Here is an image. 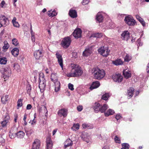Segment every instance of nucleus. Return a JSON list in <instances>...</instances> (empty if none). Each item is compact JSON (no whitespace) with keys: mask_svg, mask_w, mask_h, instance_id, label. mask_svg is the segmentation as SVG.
Here are the masks:
<instances>
[{"mask_svg":"<svg viewBox=\"0 0 149 149\" xmlns=\"http://www.w3.org/2000/svg\"><path fill=\"white\" fill-rule=\"evenodd\" d=\"M72 70L71 72L67 74L68 77H77L81 75L83 71L81 67L78 65L73 64L71 66Z\"/></svg>","mask_w":149,"mask_h":149,"instance_id":"f257e3e1","label":"nucleus"},{"mask_svg":"<svg viewBox=\"0 0 149 149\" xmlns=\"http://www.w3.org/2000/svg\"><path fill=\"white\" fill-rule=\"evenodd\" d=\"M94 72L95 78L98 79H101L104 77L105 74L103 70L98 68L95 70Z\"/></svg>","mask_w":149,"mask_h":149,"instance_id":"f03ea898","label":"nucleus"},{"mask_svg":"<svg viewBox=\"0 0 149 149\" xmlns=\"http://www.w3.org/2000/svg\"><path fill=\"white\" fill-rule=\"evenodd\" d=\"M43 74H39V79L40 80L39 87L41 90L44 89L46 86L45 81V79L44 78Z\"/></svg>","mask_w":149,"mask_h":149,"instance_id":"7ed1b4c3","label":"nucleus"},{"mask_svg":"<svg viewBox=\"0 0 149 149\" xmlns=\"http://www.w3.org/2000/svg\"><path fill=\"white\" fill-rule=\"evenodd\" d=\"M71 41V38L69 37L64 38L61 42L62 46L65 48H67L70 45Z\"/></svg>","mask_w":149,"mask_h":149,"instance_id":"20e7f679","label":"nucleus"},{"mask_svg":"<svg viewBox=\"0 0 149 149\" xmlns=\"http://www.w3.org/2000/svg\"><path fill=\"white\" fill-rule=\"evenodd\" d=\"M99 53L104 57H107L109 54V50L107 48H105L104 47L98 49Z\"/></svg>","mask_w":149,"mask_h":149,"instance_id":"39448f33","label":"nucleus"},{"mask_svg":"<svg viewBox=\"0 0 149 149\" xmlns=\"http://www.w3.org/2000/svg\"><path fill=\"white\" fill-rule=\"evenodd\" d=\"M43 52L42 49H39L35 51L34 56L36 59H40L42 58L43 56Z\"/></svg>","mask_w":149,"mask_h":149,"instance_id":"423d86ee","label":"nucleus"},{"mask_svg":"<svg viewBox=\"0 0 149 149\" xmlns=\"http://www.w3.org/2000/svg\"><path fill=\"white\" fill-rule=\"evenodd\" d=\"M1 71L4 76L6 77H8L10 75L11 70L9 68L6 67L2 68L1 69Z\"/></svg>","mask_w":149,"mask_h":149,"instance_id":"0eeeda50","label":"nucleus"},{"mask_svg":"<svg viewBox=\"0 0 149 149\" xmlns=\"http://www.w3.org/2000/svg\"><path fill=\"white\" fill-rule=\"evenodd\" d=\"M112 78L114 81L120 82L122 81L123 77L120 74H114L112 76Z\"/></svg>","mask_w":149,"mask_h":149,"instance_id":"6e6552de","label":"nucleus"},{"mask_svg":"<svg viewBox=\"0 0 149 149\" xmlns=\"http://www.w3.org/2000/svg\"><path fill=\"white\" fill-rule=\"evenodd\" d=\"M124 20L125 22L130 26L134 25L135 24V20L129 16L126 17Z\"/></svg>","mask_w":149,"mask_h":149,"instance_id":"1a4fd4ad","label":"nucleus"},{"mask_svg":"<svg viewBox=\"0 0 149 149\" xmlns=\"http://www.w3.org/2000/svg\"><path fill=\"white\" fill-rule=\"evenodd\" d=\"M53 75H51V79L52 81L54 82L55 86V91L56 92H57L60 90V83L57 79H54L52 78Z\"/></svg>","mask_w":149,"mask_h":149,"instance_id":"9d476101","label":"nucleus"},{"mask_svg":"<svg viewBox=\"0 0 149 149\" xmlns=\"http://www.w3.org/2000/svg\"><path fill=\"white\" fill-rule=\"evenodd\" d=\"M81 30L80 29L75 30L73 33V36L75 38L78 39L81 37Z\"/></svg>","mask_w":149,"mask_h":149,"instance_id":"9b49d317","label":"nucleus"},{"mask_svg":"<svg viewBox=\"0 0 149 149\" xmlns=\"http://www.w3.org/2000/svg\"><path fill=\"white\" fill-rule=\"evenodd\" d=\"M92 47H86L83 52V56H89L92 52Z\"/></svg>","mask_w":149,"mask_h":149,"instance_id":"f8f14e48","label":"nucleus"},{"mask_svg":"<svg viewBox=\"0 0 149 149\" xmlns=\"http://www.w3.org/2000/svg\"><path fill=\"white\" fill-rule=\"evenodd\" d=\"M1 18L0 20L1 25L2 24V26L3 25L5 26L8 24L9 21L7 18H6L4 16L2 15L1 16Z\"/></svg>","mask_w":149,"mask_h":149,"instance_id":"ddd939ff","label":"nucleus"},{"mask_svg":"<svg viewBox=\"0 0 149 149\" xmlns=\"http://www.w3.org/2000/svg\"><path fill=\"white\" fill-rule=\"evenodd\" d=\"M56 55V58L58 59V61L61 67L63 69V60L61 55L58 53H57Z\"/></svg>","mask_w":149,"mask_h":149,"instance_id":"4468645a","label":"nucleus"},{"mask_svg":"<svg viewBox=\"0 0 149 149\" xmlns=\"http://www.w3.org/2000/svg\"><path fill=\"white\" fill-rule=\"evenodd\" d=\"M40 146V142L38 139H35L33 143L31 149H39Z\"/></svg>","mask_w":149,"mask_h":149,"instance_id":"2eb2a0df","label":"nucleus"},{"mask_svg":"<svg viewBox=\"0 0 149 149\" xmlns=\"http://www.w3.org/2000/svg\"><path fill=\"white\" fill-rule=\"evenodd\" d=\"M121 36L123 40L127 41L130 37V33L127 31H125L121 34Z\"/></svg>","mask_w":149,"mask_h":149,"instance_id":"dca6fc26","label":"nucleus"},{"mask_svg":"<svg viewBox=\"0 0 149 149\" xmlns=\"http://www.w3.org/2000/svg\"><path fill=\"white\" fill-rule=\"evenodd\" d=\"M46 143V149H52V142L49 137H48L47 139Z\"/></svg>","mask_w":149,"mask_h":149,"instance_id":"f3484780","label":"nucleus"},{"mask_svg":"<svg viewBox=\"0 0 149 149\" xmlns=\"http://www.w3.org/2000/svg\"><path fill=\"white\" fill-rule=\"evenodd\" d=\"M123 74L125 78L127 79L131 76V72L128 70H124L123 71Z\"/></svg>","mask_w":149,"mask_h":149,"instance_id":"a211bd4d","label":"nucleus"},{"mask_svg":"<svg viewBox=\"0 0 149 149\" xmlns=\"http://www.w3.org/2000/svg\"><path fill=\"white\" fill-rule=\"evenodd\" d=\"M67 110L66 109H62L59 110L58 112V114L60 116H63L65 117L67 115Z\"/></svg>","mask_w":149,"mask_h":149,"instance_id":"6ab92c4d","label":"nucleus"},{"mask_svg":"<svg viewBox=\"0 0 149 149\" xmlns=\"http://www.w3.org/2000/svg\"><path fill=\"white\" fill-rule=\"evenodd\" d=\"M10 118V117L8 115H6L5 117L4 120L1 122L2 127H3L6 126L7 123L8 122V120Z\"/></svg>","mask_w":149,"mask_h":149,"instance_id":"aec40b11","label":"nucleus"},{"mask_svg":"<svg viewBox=\"0 0 149 149\" xmlns=\"http://www.w3.org/2000/svg\"><path fill=\"white\" fill-rule=\"evenodd\" d=\"M69 15L71 17L73 18L77 17V12L74 10L70 9L69 12Z\"/></svg>","mask_w":149,"mask_h":149,"instance_id":"412c9836","label":"nucleus"},{"mask_svg":"<svg viewBox=\"0 0 149 149\" xmlns=\"http://www.w3.org/2000/svg\"><path fill=\"white\" fill-rule=\"evenodd\" d=\"M100 85V84L99 81H96L93 83L92 85L90 87V88L91 90L93 89L98 88Z\"/></svg>","mask_w":149,"mask_h":149,"instance_id":"4be33fe9","label":"nucleus"},{"mask_svg":"<svg viewBox=\"0 0 149 149\" xmlns=\"http://www.w3.org/2000/svg\"><path fill=\"white\" fill-rule=\"evenodd\" d=\"M100 104L99 103H95L94 104L93 109L95 112L97 113L100 111Z\"/></svg>","mask_w":149,"mask_h":149,"instance_id":"5701e85b","label":"nucleus"},{"mask_svg":"<svg viewBox=\"0 0 149 149\" xmlns=\"http://www.w3.org/2000/svg\"><path fill=\"white\" fill-rule=\"evenodd\" d=\"M19 50L17 48H13L11 51L12 54L14 56H17L19 54Z\"/></svg>","mask_w":149,"mask_h":149,"instance_id":"b1692460","label":"nucleus"},{"mask_svg":"<svg viewBox=\"0 0 149 149\" xmlns=\"http://www.w3.org/2000/svg\"><path fill=\"white\" fill-rule=\"evenodd\" d=\"M134 89L133 88H131L128 91V98H130L133 96Z\"/></svg>","mask_w":149,"mask_h":149,"instance_id":"393cba45","label":"nucleus"},{"mask_svg":"<svg viewBox=\"0 0 149 149\" xmlns=\"http://www.w3.org/2000/svg\"><path fill=\"white\" fill-rule=\"evenodd\" d=\"M4 45L3 47V52H5L9 47V45L6 41H4Z\"/></svg>","mask_w":149,"mask_h":149,"instance_id":"a878e982","label":"nucleus"},{"mask_svg":"<svg viewBox=\"0 0 149 149\" xmlns=\"http://www.w3.org/2000/svg\"><path fill=\"white\" fill-rule=\"evenodd\" d=\"M103 19V16L100 13H98L96 17V20L99 22H102Z\"/></svg>","mask_w":149,"mask_h":149,"instance_id":"bb28decb","label":"nucleus"},{"mask_svg":"<svg viewBox=\"0 0 149 149\" xmlns=\"http://www.w3.org/2000/svg\"><path fill=\"white\" fill-rule=\"evenodd\" d=\"M102 34L101 33H97L92 34L90 37L100 38L102 37Z\"/></svg>","mask_w":149,"mask_h":149,"instance_id":"cd10ccee","label":"nucleus"},{"mask_svg":"<svg viewBox=\"0 0 149 149\" xmlns=\"http://www.w3.org/2000/svg\"><path fill=\"white\" fill-rule=\"evenodd\" d=\"M47 14L49 16L51 17L56 16L57 15V13L55 10L53 11H52V10H49L47 13Z\"/></svg>","mask_w":149,"mask_h":149,"instance_id":"c85d7f7f","label":"nucleus"},{"mask_svg":"<svg viewBox=\"0 0 149 149\" xmlns=\"http://www.w3.org/2000/svg\"><path fill=\"white\" fill-rule=\"evenodd\" d=\"M40 112H42V113H45V116H47L46 114L47 113V109L45 106L42 105L40 107V109L39 110Z\"/></svg>","mask_w":149,"mask_h":149,"instance_id":"c756f323","label":"nucleus"},{"mask_svg":"<svg viewBox=\"0 0 149 149\" xmlns=\"http://www.w3.org/2000/svg\"><path fill=\"white\" fill-rule=\"evenodd\" d=\"M113 63L115 65H118L122 64H123V62L120 59H118L115 61H113Z\"/></svg>","mask_w":149,"mask_h":149,"instance_id":"7c9ffc66","label":"nucleus"},{"mask_svg":"<svg viewBox=\"0 0 149 149\" xmlns=\"http://www.w3.org/2000/svg\"><path fill=\"white\" fill-rule=\"evenodd\" d=\"M8 96L6 95L3 96L1 98V101L3 104H6L8 100Z\"/></svg>","mask_w":149,"mask_h":149,"instance_id":"2f4dec72","label":"nucleus"},{"mask_svg":"<svg viewBox=\"0 0 149 149\" xmlns=\"http://www.w3.org/2000/svg\"><path fill=\"white\" fill-rule=\"evenodd\" d=\"M107 108V105L105 104H104V105L102 107L100 106V111L101 113H104L105 111Z\"/></svg>","mask_w":149,"mask_h":149,"instance_id":"473e14b6","label":"nucleus"},{"mask_svg":"<svg viewBox=\"0 0 149 149\" xmlns=\"http://www.w3.org/2000/svg\"><path fill=\"white\" fill-rule=\"evenodd\" d=\"M72 141L70 139H68L64 143L65 146H72Z\"/></svg>","mask_w":149,"mask_h":149,"instance_id":"72a5a7b5","label":"nucleus"},{"mask_svg":"<svg viewBox=\"0 0 149 149\" xmlns=\"http://www.w3.org/2000/svg\"><path fill=\"white\" fill-rule=\"evenodd\" d=\"M136 19L141 23L143 26H145V22L143 21V19L140 17L138 15H136Z\"/></svg>","mask_w":149,"mask_h":149,"instance_id":"f704fd0d","label":"nucleus"},{"mask_svg":"<svg viewBox=\"0 0 149 149\" xmlns=\"http://www.w3.org/2000/svg\"><path fill=\"white\" fill-rule=\"evenodd\" d=\"M16 134L18 138H22L24 135V133L22 131H19Z\"/></svg>","mask_w":149,"mask_h":149,"instance_id":"c9c22d12","label":"nucleus"},{"mask_svg":"<svg viewBox=\"0 0 149 149\" xmlns=\"http://www.w3.org/2000/svg\"><path fill=\"white\" fill-rule=\"evenodd\" d=\"M114 113V111L111 109H109L106 113H105L104 114L106 116H108L111 115L113 114Z\"/></svg>","mask_w":149,"mask_h":149,"instance_id":"e433bc0d","label":"nucleus"},{"mask_svg":"<svg viewBox=\"0 0 149 149\" xmlns=\"http://www.w3.org/2000/svg\"><path fill=\"white\" fill-rule=\"evenodd\" d=\"M7 62V58L5 57H1L0 58V63L1 64H5Z\"/></svg>","mask_w":149,"mask_h":149,"instance_id":"4c0bfd02","label":"nucleus"},{"mask_svg":"<svg viewBox=\"0 0 149 149\" xmlns=\"http://www.w3.org/2000/svg\"><path fill=\"white\" fill-rule=\"evenodd\" d=\"M13 67L14 69L17 72H19L20 71V66L18 64H14Z\"/></svg>","mask_w":149,"mask_h":149,"instance_id":"58836bf2","label":"nucleus"},{"mask_svg":"<svg viewBox=\"0 0 149 149\" xmlns=\"http://www.w3.org/2000/svg\"><path fill=\"white\" fill-rule=\"evenodd\" d=\"M79 124H74L72 127V129L74 131H76L79 129Z\"/></svg>","mask_w":149,"mask_h":149,"instance_id":"ea45409f","label":"nucleus"},{"mask_svg":"<svg viewBox=\"0 0 149 149\" xmlns=\"http://www.w3.org/2000/svg\"><path fill=\"white\" fill-rule=\"evenodd\" d=\"M13 44L15 46H17L19 45L18 40L15 38H13L12 40Z\"/></svg>","mask_w":149,"mask_h":149,"instance_id":"a19ab883","label":"nucleus"},{"mask_svg":"<svg viewBox=\"0 0 149 149\" xmlns=\"http://www.w3.org/2000/svg\"><path fill=\"white\" fill-rule=\"evenodd\" d=\"M122 148L125 149H128L129 148V145L128 144L124 143L122 144Z\"/></svg>","mask_w":149,"mask_h":149,"instance_id":"79ce46f5","label":"nucleus"},{"mask_svg":"<svg viewBox=\"0 0 149 149\" xmlns=\"http://www.w3.org/2000/svg\"><path fill=\"white\" fill-rule=\"evenodd\" d=\"M109 97V95L108 93H106L103 95L102 96V99L104 100H107Z\"/></svg>","mask_w":149,"mask_h":149,"instance_id":"37998d69","label":"nucleus"},{"mask_svg":"<svg viewBox=\"0 0 149 149\" xmlns=\"http://www.w3.org/2000/svg\"><path fill=\"white\" fill-rule=\"evenodd\" d=\"M131 57L127 54L125 58V61L128 62L131 59Z\"/></svg>","mask_w":149,"mask_h":149,"instance_id":"c03bdc74","label":"nucleus"},{"mask_svg":"<svg viewBox=\"0 0 149 149\" xmlns=\"http://www.w3.org/2000/svg\"><path fill=\"white\" fill-rule=\"evenodd\" d=\"M22 100L21 99H19L17 102V106L18 107H21L22 105Z\"/></svg>","mask_w":149,"mask_h":149,"instance_id":"a18cd8bd","label":"nucleus"},{"mask_svg":"<svg viewBox=\"0 0 149 149\" xmlns=\"http://www.w3.org/2000/svg\"><path fill=\"white\" fill-rule=\"evenodd\" d=\"M114 139L116 142L118 143H120V141L117 136H115Z\"/></svg>","mask_w":149,"mask_h":149,"instance_id":"49530a36","label":"nucleus"},{"mask_svg":"<svg viewBox=\"0 0 149 149\" xmlns=\"http://www.w3.org/2000/svg\"><path fill=\"white\" fill-rule=\"evenodd\" d=\"M68 88L71 90L72 91L74 89L73 85L71 83H69L68 84Z\"/></svg>","mask_w":149,"mask_h":149,"instance_id":"de8ad7c7","label":"nucleus"},{"mask_svg":"<svg viewBox=\"0 0 149 149\" xmlns=\"http://www.w3.org/2000/svg\"><path fill=\"white\" fill-rule=\"evenodd\" d=\"M26 117H27V115L26 114H25L24 116V118H23V120L24 121V125H26L27 124V123L26 121Z\"/></svg>","mask_w":149,"mask_h":149,"instance_id":"09e8293b","label":"nucleus"},{"mask_svg":"<svg viewBox=\"0 0 149 149\" xmlns=\"http://www.w3.org/2000/svg\"><path fill=\"white\" fill-rule=\"evenodd\" d=\"M13 25L14 26L19 27V24L17 22H13Z\"/></svg>","mask_w":149,"mask_h":149,"instance_id":"8fccbe9b","label":"nucleus"},{"mask_svg":"<svg viewBox=\"0 0 149 149\" xmlns=\"http://www.w3.org/2000/svg\"><path fill=\"white\" fill-rule=\"evenodd\" d=\"M89 2V0H83L82 2V4L84 5H86L88 4Z\"/></svg>","mask_w":149,"mask_h":149,"instance_id":"3c124183","label":"nucleus"},{"mask_svg":"<svg viewBox=\"0 0 149 149\" xmlns=\"http://www.w3.org/2000/svg\"><path fill=\"white\" fill-rule=\"evenodd\" d=\"M72 57L75 58L77 57L78 55L76 52H73L72 53Z\"/></svg>","mask_w":149,"mask_h":149,"instance_id":"603ef678","label":"nucleus"},{"mask_svg":"<svg viewBox=\"0 0 149 149\" xmlns=\"http://www.w3.org/2000/svg\"><path fill=\"white\" fill-rule=\"evenodd\" d=\"M16 135V133L14 134L13 133H10L9 134V136L10 138L13 139L14 138L15 136Z\"/></svg>","mask_w":149,"mask_h":149,"instance_id":"864d4df0","label":"nucleus"},{"mask_svg":"<svg viewBox=\"0 0 149 149\" xmlns=\"http://www.w3.org/2000/svg\"><path fill=\"white\" fill-rule=\"evenodd\" d=\"M88 126H90V125L86 124H83L82 125V127L84 129L88 128Z\"/></svg>","mask_w":149,"mask_h":149,"instance_id":"5fc2aeb1","label":"nucleus"},{"mask_svg":"<svg viewBox=\"0 0 149 149\" xmlns=\"http://www.w3.org/2000/svg\"><path fill=\"white\" fill-rule=\"evenodd\" d=\"M36 113H35L34 115V118L33 119V120H32V122L31 123V124L32 125L33 124L35 123L36 121H35V118H36Z\"/></svg>","mask_w":149,"mask_h":149,"instance_id":"6e6d98bb","label":"nucleus"},{"mask_svg":"<svg viewBox=\"0 0 149 149\" xmlns=\"http://www.w3.org/2000/svg\"><path fill=\"white\" fill-rule=\"evenodd\" d=\"M82 107L81 106H79L77 107V110L79 111H81L82 110Z\"/></svg>","mask_w":149,"mask_h":149,"instance_id":"4d7b16f0","label":"nucleus"},{"mask_svg":"<svg viewBox=\"0 0 149 149\" xmlns=\"http://www.w3.org/2000/svg\"><path fill=\"white\" fill-rule=\"evenodd\" d=\"M121 118V116L120 115L118 114L115 117V118L117 120H118Z\"/></svg>","mask_w":149,"mask_h":149,"instance_id":"13d9d810","label":"nucleus"},{"mask_svg":"<svg viewBox=\"0 0 149 149\" xmlns=\"http://www.w3.org/2000/svg\"><path fill=\"white\" fill-rule=\"evenodd\" d=\"M31 107L32 106L31 104H28L27 106L26 109L27 110H29L31 109Z\"/></svg>","mask_w":149,"mask_h":149,"instance_id":"bf43d9fd","label":"nucleus"},{"mask_svg":"<svg viewBox=\"0 0 149 149\" xmlns=\"http://www.w3.org/2000/svg\"><path fill=\"white\" fill-rule=\"evenodd\" d=\"M5 2L4 1H3L1 3V8H3Z\"/></svg>","mask_w":149,"mask_h":149,"instance_id":"052dcab7","label":"nucleus"},{"mask_svg":"<svg viewBox=\"0 0 149 149\" xmlns=\"http://www.w3.org/2000/svg\"><path fill=\"white\" fill-rule=\"evenodd\" d=\"M14 116V121L15 123H16L17 122V120L18 117V115L17 114H15V115Z\"/></svg>","mask_w":149,"mask_h":149,"instance_id":"680f3d73","label":"nucleus"},{"mask_svg":"<svg viewBox=\"0 0 149 149\" xmlns=\"http://www.w3.org/2000/svg\"><path fill=\"white\" fill-rule=\"evenodd\" d=\"M72 146H65V149H71V147Z\"/></svg>","mask_w":149,"mask_h":149,"instance_id":"e2e57ef3","label":"nucleus"},{"mask_svg":"<svg viewBox=\"0 0 149 149\" xmlns=\"http://www.w3.org/2000/svg\"><path fill=\"white\" fill-rule=\"evenodd\" d=\"M31 39L33 42L35 41V37L34 35H31Z\"/></svg>","mask_w":149,"mask_h":149,"instance_id":"0e129e2a","label":"nucleus"},{"mask_svg":"<svg viewBox=\"0 0 149 149\" xmlns=\"http://www.w3.org/2000/svg\"><path fill=\"white\" fill-rule=\"evenodd\" d=\"M31 90V87L30 85H29V86L28 88V90L27 91L28 93H28L29 92H30V91Z\"/></svg>","mask_w":149,"mask_h":149,"instance_id":"69168bd1","label":"nucleus"},{"mask_svg":"<svg viewBox=\"0 0 149 149\" xmlns=\"http://www.w3.org/2000/svg\"><path fill=\"white\" fill-rule=\"evenodd\" d=\"M1 141L2 143H4L5 141L2 137H0V141Z\"/></svg>","mask_w":149,"mask_h":149,"instance_id":"338daca9","label":"nucleus"},{"mask_svg":"<svg viewBox=\"0 0 149 149\" xmlns=\"http://www.w3.org/2000/svg\"><path fill=\"white\" fill-rule=\"evenodd\" d=\"M146 70L147 73H149V63L147 66Z\"/></svg>","mask_w":149,"mask_h":149,"instance_id":"774afa93","label":"nucleus"}]
</instances>
